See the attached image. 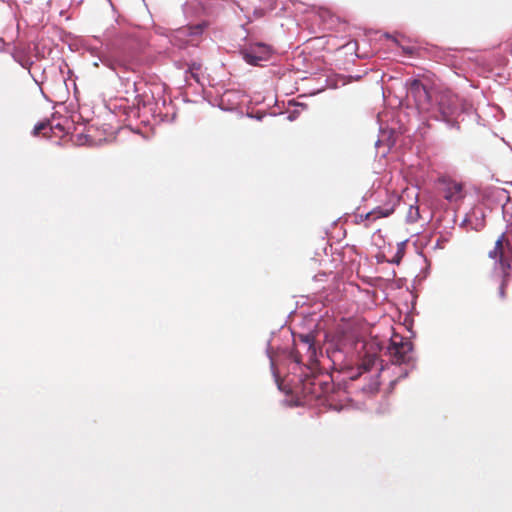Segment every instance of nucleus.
<instances>
[{
	"label": "nucleus",
	"instance_id": "15",
	"mask_svg": "<svg viewBox=\"0 0 512 512\" xmlns=\"http://www.w3.org/2000/svg\"><path fill=\"white\" fill-rule=\"evenodd\" d=\"M146 95H137L135 97V100L137 101L136 105H133V107H130V114L133 113L135 117L140 118L141 116V105L145 107V98Z\"/></svg>",
	"mask_w": 512,
	"mask_h": 512
},
{
	"label": "nucleus",
	"instance_id": "13",
	"mask_svg": "<svg viewBox=\"0 0 512 512\" xmlns=\"http://www.w3.org/2000/svg\"><path fill=\"white\" fill-rule=\"evenodd\" d=\"M110 109L118 117H124L123 123L125 124L128 119V104L125 99H116L110 103Z\"/></svg>",
	"mask_w": 512,
	"mask_h": 512
},
{
	"label": "nucleus",
	"instance_id": "9",
	"mask_svg": "<svg viewBox=\"0 0 512 512\" xmlns=\"http://www.w3.org/2000/svg\"><path fill=\"white\" fill-rule=\"evenodd\" d=\"M363 356L359 364V369L363 372L370 371L378 360V347L373 342L362 343Z\"/></svg>",
	"mask_w": 512,
	"mask_h": 512
},
{
	"label": "nucleus",
	"instance_id": "19",
	"mask_svg": "<svg viewBox=\"0 0 512 512\" xmlns=\"http://www.w3.org/2000/svg\"><path fill=\"white\" fill-rule=\"evenodd\" d=\"M83 138H85L86 141L88 140V136L87 135H82L81 134V135L78 136V142L80 144H84V142L82 141Z\"/></svg>",
	"mask_w": 512,
	"mask_h": 512
},
{
	"label": "nucleus",
	"instance_id": "18",
	"mask_svg": "<svg viewBox=\"0 0 512 512\" xmlns=\"http://www.w3.org/2000/svg\"><path fill=\"white\" fill-rule=\"evenodd\" d=\"M202 26L201 25H196V26H192V27H189L188 30L190 31V34L192 35H197V34H200L202 32Z\"/></svg>",
	"mask_w": 512,
	"mask_h": 512
},
{
	"label": "nucleus",
	"instance_id": "14",
	"mask_svg": "<svg viewBox=\"0 0 512 512\" xmlns=\"http://www.w3.org/2000/svg\"><path fill=\"white\" fill-rule=\"evenodd\" d=\"M11 56L15 62L19 63L23 68H27L30 72V67L33 62L28 57H26L22 51L14 49V51L11 53Z\"/></svg>",
	"mask_w": 512,
	"mask_h": 512
},
{
	"label": "nucleus",
	"instance_id": "17",
	"mask_svg": "<svg viewBox=\"0 0 512 512\" xmlns=\"http://www.w3.org/2000/svg\"><path fill=\"white\" fill-rule=\"evenodd\" d=\"M49 125H50L49 120L36 124L33 129L34 134H38L39 131H44V135L49 136L48 132L46 131L47 129H49Z\"/></svg>",
	"mask_w": 512,
	"mask_h": 512
},
{
	"label": "nucleus",
	"instance_id": "2",
	"mask_svg": "<svg viewBox=\"0 0 512 512\" xmlns=\"http://www.w3.org/2000/svg\"><path fill=\"white\" fill-rule=\"evenodd\" d=\"M488 257L493 260V275L500 280L499 297L504 300L512 271V245L505 233L497 238L493 249L488 252Z\"/></svg>",
	"mask_w": 512,
	"mask_h": 512
},
{
	"label": "nucleus",
	"instance_id": "6",
	"mask_svg": "<svg viewBox=\"0 0 512 512\" xmlns=\"http://www.w3.org/2000/svg\"><path fill=\"white\" fill-rule=\"evenodd\" d=\"M437 101L443 120L450 122L458 111V97L451 91H443L438 94Z\"/></svg>",
	"mask_w": 512,
	"mask_h": 512
},
{
	"label": "nucleus",
	"instance_id": "8",
	"mask_svg": "<svg viewBox=\"0 0 512 512\" xmlns=\"http://www.w3.org/2000/svg\"><path fill=\"white\" fill-rule=\"evenodd\" d=\"M409 95L412 96L419 109H428L430 103V94L419 80H413L408 91Z\"/></svg>",
	"mask_w": 512,
	"mask_h": 512
},
{
	"label": "nucleus",
	"instance_id": "1",
	"mask_svg": "<svg viewBox=\"0 0 512 512\" xmlns=\"http://www.w3.org/2000/svg\"><path fill=\"white\" fill-rule=\"evenodd\" d=\"M116 24L118 27L112 25L105 33L106 46L109 52L107 62L118 77L124 80L128 71L126 20L124 18L121 21L117 19Z\"/></svg>",
	"mask_w": 512,
	"mask_h": 512
},
{
	"label": "nucleus",
	"instance_id": "5",
	"mask_svg": "<svg viewBox=\"0 0 512 512\" xmlns=\"http://www.w3.org/2000/svg\"><path fill=\"white\" fill-rule=\"evenodd\" d=\"M243 59L250 65L260 66L263 61H268L271 56L269 46L257 43L241 51Z\"/></svg>",
	"mask_w": 512,
	"mask_h": 512
},
{
	"label": "nucleus",
	"instance_id": "16",
	"mask_svg": "<svg viewBox=\"0 0 512 512\" xmlns=\"http://www.w3.org/2000/svg\"><path fill=\"white\" fill-rule=\"evenodd\" d=\"M49 131L58 137L67 133L65 126L60 122L53 123L50 121Z\"/></svg>",
	"mask_w": 512,
	"mask_h": 512
},
{
	"label": "nucleus",
	"instance_id": "3",
	"mask_svg": "<svg viewBox=\"0 0 512 512\" xmlns=\"http://www.w3.org/2000/svg\"><path fill=\"white\" fill-rule=\"evenodd\" d=\"M291 357L296 363H302L310 369L317 368L318 349L315 346V336L312 333L299 334Z\"/></svg>",
	"mask_w": 512,
	"mask_h": 512
},
{
	"label": "nucleus",
	"instance_id": "10",
	"mask_svg": "<svg viewBox=\"0 0 512 512\" xmlns=\"http://www.w3.org/2000/svg\"><path fill=\"white\" fill-rule=\"evenodd\" d=\"M357 344L358 342L355 340V337L352 334H344L338 337L335 342V349L331 352L333 361L338 360V356L341 353L348 354L352 352Z\"/></svg>",
	"mask_w": 512,
	"mask_h": 512
},
{
	"label": "nucleus",
	"instance_id": "20",
	"mask_svg": "<svg viewBox=\"0 0 512 512\" xmlns=\"http://www.w3.org/2000/svg\"><path fill=\"white\" fill-rule=\"evenodd\" d=\"M0 43H2L3 45H5L4 41L2 38H0Z\"/></svg>",
	"mask_w": 512,
	"mask_h": 512
},
{
	"label": "nucleus",
	"instance_id": "7",
	"mask_svg": "<svg viewBox=\"0 0 512 512\" xmlns=\"http://www.w3.org/2000/svg\"><path fill=\"white\" fill-rule=\"evenodd\" d=\"M443 197L449 202H458L465 196L463 185L455 180L441 178L439 180Z\"/></svg>",
	"mask_w": 512,
	"mask_h": 512
},
{
	"label": "nucleus",
	"instance_id": "11",
	"mask_svg": "<svg viewBox=\"0 0 512 512\" xmlns=\"http://www.w3.org/2000/svg\"><path fill=\"white\" fill-rule=\"evenodd\" d=\"M393 213V209H387L382 207H377L373 209L372 211L366 213V214H356L355 215V223L356 224H363L366 228L370 226V224L377 219L388 217Z\"/></svg>",
	"mask_w": 512,
	"mask_h": 512
},
{
	"label": "nucleus",
	"instance_id": "4",
	"mask_svg": "<svg viewBox=\"0 0 512 512\" xmlns=\"http://www.w3.org/2000/svg\"><path fill=\"white\" fill-rule=\"evenodd\" d=\"M412 343L408 340H404L401 336L395 335L388 346V353L391 357V361L394 364L408 363L412 359Z\"/></svg>",
	"mask_w": 512,
	"mask_h": 512
},
{
	"label": "nucleus",
	"instance_id": "12",
	"mask_svg": "<svg viewBox=\"0 0 512 512\" xmlns=\"http://www.w3.org/2000/svg\"><path fill=\"white\" fill-rule=\"evenodd\" d=\"M317 14L321 21L323 22V24H325L328 29L335 28V26L339 22V18L336 15H334L332 11L329 10L328 8H319Z\"/></svg>",
	"mask_w": 512,
	"mask_h": 512
}]
</instances>
